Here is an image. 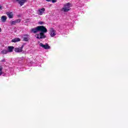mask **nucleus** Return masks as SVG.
Returning <instances> with one entry per match:
<instances>
[{
	"label": "nucleus",
	"mask_w": 128,
	"mask_h": 128,
	"mask_svg": "<svg viewBox=\"0 0 128 128\" xmlns=\"http://www.w3.org/2000/svg\"><path fill=\"white\" fill-rule=\"evenodd\" d=\"M32 32L33 34H36V32H40V28L39 26H37L36 28H34L31 29Z\"/></svg>",
	"instance_id": "obj_6"
},
{
	"label": "nucleus",
	"mask_w": 128,
	"mask_h": 128,
	"mask_svg": "<svg viewBox=\"0 0 128 128\" xmlns=\"http://www.w3.org/2000/svg\"><path fill=\"white\" fill-rule=\"evenodd\" d=\"M16 0V2H18V0Z\"/></svg>",
	"instance_id": "obj_24"
},
{
	"label": "nucleus",
	"mask_w": 128,
	"mask_h": 128,
	"mask_svg": "<svg viewBox=\"0 0 128 128\" xmlns=\"http://www.w3.org/2000/svg\"><path fill=\"white\" fill-rule=\"evenodd\" d=\"M2 54H8V51L6 50H3L1 51Z\"/></svg>",
	"instance_id": "obj_14"
},
{
	"label": "nucleus",
	"mask_w": 128,
	"mask_h": 128,
	"mask_svg": "<svg viewBox=\"0 0 128 128\" xmlns=\"http://www.w3.org/2000/svg\"><path fill=\"white\" fill-rule=\"evenodd\" d=\"M6 14L9 18H12L14 17V14H12V12H8L6 13Z\"/></svg>",
	"instance_id": "obj_11"
},
{
	"label": "nucleus",
	"mask_w": 128,
	"mask_h": 128,
	"mask_svg": "<svg viewBox=\"0 0 128 128\" xmlns=\"http://www.w3.org/2000/svg\"><path fill=\"white\" fill-rule=\"evenodd\" d=\"M39 32H41L39 34H36L35 36L38 40H42V38H46V35L44 34L48 32V29L44 26H38Z\"/></svg>",
	"instance_id": "obj_1"
},
{
	"label": "nucleus",
	"mask_w": 128,
	"mask_h": 128,
	"mask_svg": "<svg viewBox=\"0 0 128 128\" xmlns=\"http://www.w3.org/2000/svg\"><path fill=\"white\" fill-rule=\"evenodd\" d=\"M39 44L41 48H42L44 50H50V46L48 44H44L42 43H40Z\"/></svg>",
	"instance_id": "obj_3"
},
{
	"label": "nucleus",
	"mask_w": 128,
	"mask_h": 128,
	"mask_svg": "<svg viewBox=\"0 0 128 128\" xmlns=\"http://www.w3.org/2000/svg\"><path fill=\"white\" fill-rule=\"evenodd\" d=\"M1 20L2 22H6V16H3L1 17Z\"/></svg>",
	"instance_id": "obj_12"
},
{
	"label": "nucleus",
	"mask_w": 128,
	"mask_h": 128,
	"mask_svg": "<svg viewBox=\"0 0 128 128\" xmlns=\"http://www.w3.org/2000/svg\"><path fill=\"white\" fill-rule=\"evenodd\" d=\"M20 42V38H14L12 40V42Z\"/></svg>",
	"instance_id": "obj_13"
},
{
	"label": "nucleus",
	"mask_w": 128,
	"mask_h": 128,
	"mask_svg": "<svg viewBox=\"0 0 128 128\" xmlns=\"http://www.w3.org/2000/svg\"><path fill=\"white\" fill-rule=\"evenodd\" d=\"M70 10V4L67 3L65 5H64V8H62V12H68V10Z\"/></svg>",
	"instance_id": "obj_2"
},
{
	"label": "nucleus",
	"mask_w": 128,
	"mask_h": 128,
	"mask_svg": "<svg viewBox=\"0 0 128 128\" xmlns=\"http://www.w3.org/2000/svg\"><path fill=\"white\" fill-rule=\"evenodd\" d=\"M10 24H11V25L12 26L14 24H16V21H10Z\"/></svg>",
	"instance_id": "obj_15"
},
{
	"label": "nucleus",
	"mask_w": 128,
	"mask_h": 128,
	"mask_svg": "<svg viewBox=\"0 0 128 128\" xmlns=\"http://www.w3.org/2000/svg\"><path fill=\"white\" fill-rule=\"evenodd\" d=\"M28 2V0H18V1L21 6H24V2Z\"/></svg>",
	"instance_id": "obj_8"
},
{
	"label": "nucleus",
	"mask_w": 128,
	"mask_h": 128,
	"mask_svg": "<svg viewBox=\"0 0 128 128\" xmlns=\"http://www.w3.org/2000/svg\"><path fill=\"white\" fill-rule=\"evenodd\" d=\"M2 10V6L0 5V10Z\"/></svg>",
	"instance_id": "obj_20"
},
{
	"label": "nucleus",
	"mask_w": 128,
	"mask_h": 128,
	"mask_svg": "<svg viewBox=\"0 0 128 128\" xmlns=\"http://www.w3.org/2000/svg\"><path fill=\"white\" fill-rule=\"evenodd\" d=\"M2 32V28H0V32Z\"/></svg>",
	"instance_id": "obj_23"
},
{
	"label": "nucleus",
	"mask_w": 128,
	"mask_h": 128,
	"mask_svg": "<svg viewBox=\"0 0 128 128\" xmlns=\"http://www.w3.org/2000/svg\"><path fill=\"white\" fill-rule=\"evenodd\" d=\"M22 36L24 38V42H28L30 40V35L28 34H24L22 35Z\"/></svg>",
	"instance_id": "obj_5"
},
{
	"label": "nucleus",
	"mask_w": 128,
	"mask_h": 128,
	"mask_svg": "<svg viewBox=\"0 0 128 128\" xmlns=\"http://www.w3.org/2000/svg\"><path fill=\"white\" fill-rule=\"evenodd\" d=\"M50 36L54 37L56 34V30L54 29V28H51L50 29Z\"/></svg>",
	"instance_id": "obj_4"
},
{
	"label": "nucleus",
	"mask_w": 128,
	"mask_h": 128,
	"mask_svg": "<svg viewBox=\"0 0 128 128\" xmlns=\"http://www.w3.org/2000/svg\"><path fill=\"white\" fill-rule=\"evenodd\" d=\"M14 47L12 46H8V52H14Z\"/></svg>",
	"instance_id": "obj_10"
},
{
	"label": "nucleus",
	"mask_w": 128,
	"mask_h": 128,
	"mask_svg": "<svg viewBox=\"0 0 128 128\" xmlns=\"http://www.w3.org/2000/svg\"><path fill=\"white\" fill-rule=\"evenodd\" d=\"M52 3L56 2V0H51Z\"/></svg>",
	"instance_id": "obj_19"
},
{
	"label": "nucleus",
	"mask_w": 128,
	"mask_h": 128,
	"mask_svg": "<svg viewBox=\"0 0 128 128\" xmlns=\"http://www.w3.org/2000/svg\"><path fill=\"white\" fill-rule=\"evenodd\" d=\"M21 20H21L20 19H18V20H16V24H18V22H20V21H21Z\"/></svg>",
	"instance_id": "obj_17"
},
{
	"label": "nucleus",
	"mask_w": 128,
	"mask_h": 128,
	"mask_svg": "<svg viewBox=\"0 0 128 128\" xmlns=\"http://www.w3.org/2000/svg\"><path fill=\"white\" fill-rule=\"evenodd\" d=\"M14 52H22V46L21 48H15Z\"/></svg>",
	"instance_id": "obj_9"
},
{
	"label": "nucleus",
	"mask_w": 128,
	"mask_h": 128,
	"mask_svg": "<svg viewBox=\"0 0 128 128\" xmlns=\"http://www.w3.org/2000/svg\"><path fill=\"white\" fill-rule=\"evenodd\" d=\"M38 12H39L38 14H40V16H42L44 14V12H46V9L44 8H42L41 9H39L38 10Z\"/></svg>",
	"instance_id": "obj_7"
},
{
	"label": "nucleus",
	"mask_w": 128,
	"mask_h": 128,
	"mask_svg": "<svg viewBox=\"0 0 128 128\" xmlns=\"http://www.w3.org/2000/svg\"><path fill=\"white\" fill-rule=\"evenodd\" d=\"M2 74V68L0 67V76Z\"/></svg>",
	"instance_id": "obj_16"
},
{
	"label": "nucleus",
	"mask_w": 128,
	"mask_h": 128,
	"mask_svg": "<svg viewBox=\"0 0 128 128\" xmlns=\"http://www.w3.org/2000/svg\"><path fill=\"white\" fill-rule=\"evenodd\" d=\"M39 24H44V22L40 21L38 22Z\"/></svg>",
	"instance_id": "obj_18"
},
{
	"label": "nucleus",
	"mask_w": 128,
	"mask_h": 128,
	"mask_svg": "<svg viewBox=\"0 0 128 128\" xmlns=\"http://www.w3.org/2000/svg\"><path fill=\"white\" fill-rule=\"evenodd\" d=\"M46 2H52V0H46Z\"/></svg>",
	"instance_id": "obj_21"
},
{
	"label": "nucleus",
	"mask_w": 128,
	"mask_h": 128,
	"mask_svg": "<svg viewBox=\"0 0 128 128\" xmlns=\"http://www.w3.org/2000/svg\"><path fill=\"white\" fill-rule=\"evenodd\" d=\"M20 60H24V57H22L21 58H20Z\"/></svg>",
	"instance_id": "obj_22"
}]
</instances>
